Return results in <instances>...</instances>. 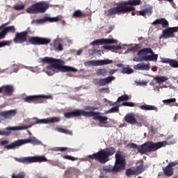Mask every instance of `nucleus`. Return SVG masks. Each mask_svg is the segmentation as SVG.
Segmentation results:
<instances>
[{
    "label": "nucleus",
    "instance_id": "nucleus-64",
    "mask_svg": "<svg viewBox=\"0 0 178 178\" xmlns=\"http://www.w3.org/2000/svg\"><path fill=\"white\" fill-rule=\"evenodd\" d=\"M4 24H6V26H8V24H9V22L5 23Z\"/></svg>",
    "mask_w": 178,
    "mask_h": 178
},
{
    "label": "nucleus",
    "instance_id": "nucleus-50",
    "mask_svg": "<svg viewBox=\"0 0 178 178\" xmlns=\"http://www.w3.org/2000/svg\"><path fill=\"white\" fill-rule=\"evenodd\" d=\"M55 49L57 51H63V46L62 45V44L59 43L58 44V47H56V44H54Z\"/></svg>",
    "mask_w": 178,
    "mask_h": 178
},
{
    "label": "nucleus",
    "instance_id": "nucleus-28",
    "mask_svg": "<svg viewBox=\"0 0 178 178\" xmlns=\"http://www.w3.org/2000/svg\"><path fill=\"white\" fill-rule=\"evenodd\" d=\"M152 8H148L140 11H136L137 16H145L146 15H152Z\"/></svg>",
    "mask_w": 178,
    "mask_h": 178
},
{
    "label": "nucleus",
    "instance_id": "nucleus-53",
    "mask_svg": "<svg viewBox=\"0 0 178 178\" xmlns=\"http://www.w3.org/2000/svg\"><path fill=\"white\" fill-rule=\"evenodd\" d=\"M172 60V59L170 58H163L161 60L162 63H169V65H170V61Z\"/></svg>",
    "mask_w": 178,
    "mask_h": 178
},
{
    "label": "nucleus",
    "instance_id": "nucleus-25",
    "mask_svg": "<svg viewBox=\"0 0 178 178\" xmlns=\"http://www.w3.org/2000/svg\"><path fill=\"white\" fill-rule=\"evenodd\" d=\"M124 120L129 124H137V120H136V118L132 114H127L124 117Z\"/></svg>",
    "mask_w": 178,
    "mask_h": 178
},
{
    "label": "nucleus",
    "instance_id": "nucleus-32",
    "mask_svg": "<svg viewBox=\"0 0 178 178\" xmlns=\"http://www.w3.org/2000/svg\"><path fill=\"white\" fill-rule=\"evenodd\" d=\"M96 74L97 76H103V77H105L106 76H108V70L106 68H101L96 71Z\"/></svg>",
    "mask_w": 178,
    "mask_h": 178
},
{
    "label": "nucleus",
    "instance_id": "nucleus-15",
    "mask_svg": "<svg viewBox=\"0 0 178 178\" xmlns=\"http://www.w3.org/2000/svg\"><path fill=\"white\" fill-rule=\"evenodd\" d=\"M27 35H29L28 31L17 32L13 39V42L15 44H24V42L27 41Z\"/></svg>",
    "mask_w": 178,
    "mask_h": 178
},
{
    "label": "nucleus",
    "instance_id": "nucleus-40",
    "mask_svg": "<svg viewBox=\"0 0 178 178\" xmlns=\"http://www.w3.org/2000/svg\"><path fill=\"white\" fill-rule=\"evenodd\" d=\"M136 175V171L135 170H133V168H128L126 170V176L128 177L130 176Z\"/></svg>",
    "mask_w": 178,
    "mask_h": 178
},
{
    "label": "nucleus",
    "instance_id": "nucleus-57",
    "mask_svg": "<svg viewBox=\"0 0 178 178\" xmlns=\"http://www.w3.org/2000/svg\"><path fill=\"white\" fill-rule=\"evenodd\" d=\"M178 119V113L175 114V116L174 117V122H177Z\"/></svg>",
    "mask_w": 178,
    "mask_h": 178
},
{
    "label": "nucleus",
    "instance_id": "nucleus-43",
    "mask_svg": "<svg viewBox=\"0 0 178 178\" xmlns=\"http://www.w3.org/2000/svg\"><path fill=\"white\" fill-rule=\"evenodd\" d=\"M26 177V174L24 172H19L17 175L13 174L12 175V178H24Z\"/></svg>",
    "mask_w": 178,
    "mask_h": 178
},
{
    "label": "nucleus",
    "instance_id": "nucleus-30",
    "mask_svg": "<svg viewBox=\"0 0 178 178\" xmlns=\"http://www.w3.org/2000/svg\"><path fill=\"white\" fill-rule=\"evenodd\" d=\"M164 170V175L165 176H168V177H170L171 176H173V168L169 165L165 167V168L163 169Z\"/></svg>",
    "mask_w": 178,
    "mask_h": 178
},
{
    "label": "nucleus",
    "instance_id": "nucleus-44",
    "mask_svg": "<svg viewBox=\"0 0 178 178\" xmlns=\"http://www.w3.org/2000/svg\"><path fill=\"white\" fill-rule=\"evenodd\" d=\"M163 104H166L167 105H169V104H175L176 102V99L175 98H170L163 101Z\"/></svg>",
    "mask_w": 178,
    "mask_h": 178
},
{
    "label": "nucleus",
    "instance_id": "nucleus-54",
    "mask_svg": "<svg viewBox=\"0 0 178 178\" xmlns=\"http://www.w3.org/2000/svg\"><path fill=\"white\" fill-rule=\"evenodd\" d=\"M176 165H178V161H175L174 162L170 163L168 166H170V168H173L175 166H176Z\"/></svg>",
    "mask_w": 178,
    "mask_h": 178
},
{
    "label": "nucleus",
    "instance_id": "nucleus-63",
    "mask_svg": "<svg viewBox=\"0 0 178 178\" xmlns=\"http://www.w3.org/2000/svg\"><path fill=\"white\" fill-rule=\"evenodd\" d=\"M2 93V86L0 88V94Z\"/></svg>",
    "mask_w": 178,
    "mask_h": 178
},
{
    "label": "nucleus",
    "instance_id": "nucleus-49",
    "mask_svg": "<svg viewBox=\"0 0 178 178\" xmlns=\"http://www.w3.org/2000/svg\"><path fill=\"white\" fill-rule=\"evenodd\" d=\"M99 92H100L101 93L104 92V93L109 94V88H102L99 89Z\"/></svg>",
    "mask_w": 178,
    "mask_h": 178
},
{
    "label": "nucleus",
    "instance_id": "nucleus-12",
    "mask_svg": "<svg viewBox=\"0 0 178 178\" xmlns=\"http://www.w3.org/2000/svg\"><path fill=\"white\" fill-rule=\"evenodd\" d=\"M30 127H31V125L9 127L6 128L3 131H0V136H10L12 131H16L17 130H27V129H30Z\"/></svg>",
    "mask_w": 178,
    "mask_h": 178
},
{
    "label": "nucleus",
    "instance_id": "nucleus-55",
    "mask_svg": "<svg viewBox=\"0 0 178 178\" xmlns=\"http://www.w3.org/2000/svg\"><path fill=\"white\" fill-rule=\"evenodd\" d=\"M93 52L95 54H97V55H99V56H101V50L96 49L93 50Z\"/></svg>",
    "mask_w": 178,
    "mask_h": 178
},
{
    "label": "nucleus",
    "instance_id": "nucleus-29",
    "mask_svg": "<svg viewBox=\"0 0 178 178\" xmlns=\"http://www.w3.org/2000/svg\"><path fill=\"white\" fill-rule=\"evenodd\" d=\"M154 81H156V83L157 84H161V83H164V81H168L169 80V78H168L167 76H156L154 78Z\"/></svg>",
    "mask_w": 178,
    "mask_h": 178
},
{
    "label": "nucleus",
    "instance_id": "nucleus-56",
    "mask_svg": "<svg viewBox=\"0 0 178 178\" xmlns=\"http://www.w3.org/2000/svg\"><path fill=\"white\" fill-rule=\"evenodd\" d=\"M108 74H114V73H116V70H111L109 72L108 71Z\"/></svg>",
    "mask_w": 178,
    "mask_h": 178
},
{
    "label": "nucleus",
    "instance_id": "nucleus-8",
    "mask_svg": "<svg viewBox=\"0 0 178 178\" xmlns=\"http://www.w3.org/2000/svg\"><path fill=\"white\" fill-rule=\"evenodd\" d=\"M49 9V3L45 1L36 2L28 7L26 10V13L29 15H38L45 13Z\"/></svg>",
    "mask_w": 178,
    "mask_h": 178
},
{
    "label": "nucleus",
    "instance_id": "nucleus-46",
    "mask_svg": "<svg viewBox=\"0 0 178 178\" xmlns=\"http://www.w3.org/2000/svg\"><path fill=\"white\" fill-rule=\"evenodd\" d=\"M144 55L139 57H134L133 58L134 62H145V60L143 59Z\"/></svg>",
    "mask_w": 178,
    "mask_h": 178
},
{
    "label": "nucleus",
    "instance_id": "nucleus-22",
    "mask_svg": "<svg viewBox=\"0 0 178 178\" xmlns=\"http://www.w3.org/2000/svg\"><path fill=\"white\" fill-rule=\"evenodd\" d=\"M152 24L153 26H156V24H161L163 29H168V27H169V22L165 18L157 19L154 20Z\"/></svg>",
    "mask_w": 178,
    "mask_h": 178
},
{
    "label": "nucleus",
    "instance_id": "nucleus-24",
    "mask_svg": "<svg viewBox=\"0 0 178 178\" xmlns=\"http://www.w3.org/2000/svg\"><path fill=\"white\" fill-rule=\"evenodd\" d=\"M134 69L135 70H146L148 71L151 67H149V63H140L134 66Z\"/></svg>",
    "mask_w": 178,
    "mask_h": 178
},
{
    "label": "nucleus",
    "instance_id": "nucleus-23",
    "mask_svg": "<svg viewBox=\"0 0 178 178\" xmlns=\"http://www.w3.org/2000/svg\"><path fill=\"white\" fill-rule=\"evenodd\" d=\"M15 115H16V110H10L0 113V116L4 118V119H10L13 116H15Z\"/></svg>",
    "mask_w": 178,
    "mask_h": 178
},
{
    "label": "nucleus",
    "instance_id": "nucleus-58",
    "mask_svg": "<svg viewBox=\"0 0 178 178\" xmlns=\"http://www.w3.org/2000/svg\"><path fill=\"white\" fill-rule=\"evenodd\" d=\"M178 119V113L175 114V116L174 117V122H177Z\"/></svg>",
    "mask_w": 178,
    "mask_h": 178
},
{
    "label": "nucleus",
    "instance_id": "nucleus-20",
    "mask_svg": "<svg viewBox=\"0 0 178 178\" xmlns=\"http://www.w3.org/2000/svg\"><path fill=\"white\" fill-rule=\"evenodd\" d=\"M45 22H49L50 23H54L55 22H59V17H46L44 19H36L33 21V23H37V24H40L41 23H45Z\"/></svg>",
    "mask_w": 178,
    "mask_h": 178
},
{
    "label": "nucleus",
    "instance_id": "nucleus-17",
    "mask_svg": "<svg viewBox=\"0 0 178 178\" xmlns=\"http://www.w3.org/2000/svg\"><path fill=\"white\" fill-rule=\"evenodd\" d=\"M178 26L167 28L166 29L163 31V38H172L175 37L174 33H177Z\"/></svg>",
    "mask_w": 178,
    "mask_h": 178
},
{
    "label": "nucleus",
    "instance_id": "nucleus-35",
    "mask_svg": "<svg viewBox=\"0 0 178 178\" xmlns=\"http://www.w3.org/2000/svg\"><path fill=\"white\" fill-rule=\"evenodd\" d=\"M4 30L7 34H8V33H15L16 32V28H15V26H10L5 27Z\"/></svg>",
    "mask_w": 178,
    "mask_h": 178
},
{
    "label": "nucleus",
    "instance_id": "nucleus-37",
    "mask_svg": "<svg viewBox=\"0 0 178 178\" xmlns=\"http://www.w3.org/2000/svg\"><path fill=\"white\" fill-rule=\"evenodd\" d=\"M144 172V167L143 165L138 166L135 169V175L136 176L140 175V173H143Z\"/></svg>",
    "mask_w": 178,
    "mask_h": 178
},
{
    "label": "nucleus",
    "instance_id": "nucleus-62",
    "mask_svg": "<svg viewBox=\"0 0 178 178\" xmlns=\"http://www.w3.org/2000/svg\"><path fill=\"white\" fill-rule=\"evenodd\" d=\"M1 26L3 29V27L6 26V24H3L1 25Z\"/></svg>",
    "mask_w": 178,
    "mask_h": 178
},
{
    "label": "nucleus",
    "instance_id": "nucleus-13",
    "mask_svg": "<svg viewBox=\"0 0 178 178\" xmlns=\"http://www.w3.org/2000/svg\"><path fill=\"white\" fill-rule=\"evenodd\" d=\"M29 42L32 45H48L51 40L47 38L32 36L29 39Z\"/></svg>",
    "mask_w": 178,
    "mask_h": 178
},
{
    "label": "nucleus",
    "instance_id": "nucleus-18",
    "mask_svg": "<svg viewBox=\"0 0 178 178\" xmlns=\"http://www.w3.org/2000/svg\"><path fill=\"white\" fill-rule=\"evenodd\" d=\"M118 40L114 39H97L91 42V45H103L104 44H116Z\"/></svg>",
    "mask_w": 178,
    "mask_h": 178
},
{
    "label": "nucleus",
    "instance_id": "nucleus-3",
    "mask_svg": "<svg viewBox=\"0 0 178 178\" xmlns=\"http://www.w3.org/2000/svg\"><path fill=\"white\" fill-rule=\"evenodd\" d=\"M101 112L95 111H84L83 110H75L72 112H67L64 113V118L66 119H72V118H78L79 116H84L85 118H92L93 120L99 122L103 124H106L108 121L107 117H104Z\"/></svg>",
    "mask_w": 178,
    "mask_h": 178
},
{
    "label": "nucleus",
    "instance_id": "nucleus-14",
    "mask_svg": "<svg viewBox=\"0 0 178 178\" xmlns=\"http://www.w3.org/2000/svg\"><path fill=\"white\" fill-rule=\"evenodd\" d=\"M113 63V60L109 59L89 60L84 63L85 66H104L105 65H111Z\"/></svg>",
    "mask_w": 178,
    "mask_h": 178
},
{
    "label": "nucleus",
    "instance_id": "nucleus-59",
    "mask_svg": "<svg viewBox=\"0 0 178 178\" xmlns=\"http://www.w3.org/2000/svg\"><path fill=\"white\" fill-rule=\"evenodd\" d=\"M117 67H123V64L119 63L116 65Z\"/></svg>",
    "mask_w": 178,
    "mask_h": 178
},
{
    "label": "nucleus",
    "instance_id": "nucleus-7",
    "mask_svg": "<svg viewBox=\"0 0 178 178\" xmlns=\"http://www.w3.org/2000/svg\"><path fill=\"white\" fill-rule=\"evenodd\" d=\"M116 152V149L115 147H107L106 149H102L97 153H95L92 155H89V159H95L98 161L100 163H106L110 159L109 156H112L113 154Z\"/></svg>",
    "mask_w": 178,
    "mask_h": 178
},
{
    "label": "nucleus",
    "instance_id": "nucleus-16",
    "mask_svg": "<svg viewBox=\"0 0 178 178\" xmlns=\"http://www.w3.org/2000/svg\"><path fill=\"white\" fill-rule=\"evenodd\" d=\"M34 120H36L35 124H48L49 123H58L60 122V118L58 117H53L51 118L46 119H38L37 118H33Z\"/></svg>",
    "mask_w": 178,
    "mask_h": 178
},
{
    "label": "nucleus",
    "instance_id": "nucleus-6",
    "mask_svg": "<svg viewBox=\"0 0 178 178\" xmlns=\"http://www.w3.org/2000/svg\"><path fill=\"white\" fill-rule=\"evenodd\" d=\"M9 143V140H1L0 142V145L4 146V148L6 149H15L16 147H20L24 145V144H33V145H41V141L38 140L35 137H31L27 139H19L15 140L14 143H12L10 145H7Z\"/></svg>",
    "mask_w": 178,
    "mask_h": 178
},
{
    "label": "nucleus",
    "instance_id": "nucleus-61",
    "mask_svg": "<svg viewBox=\"0 0 178 178\" xmlns=\"http://www.w3.org/2000/svg\"><path fill=\"white\" fill-rule=\"evenodd\" d=\"M136 15H137V13H136V12H132L131 13V15L132 16H136Z\"/></svg>",
    "mask_w": 178,
    "mask_h": 178
},
{
    "label": "nucleus",
    "instance_id": "nucleus-27",
    "mask_svg": "<svg viewBox=\"0 0 178 178\" xmlns=\"http://www.w3.org/2000/svg\"><path fill=\"white\" fill-rule=\"evenodd\" d=\"M140 109L142 111H155L158 112V107L152 105L143 104L139 106Z\"/></svg>",
    "mask_w": 178,
    "mask_h": 178
},
{
    "label": "nucleus",
    "instance_id": "nucleus-9",
    "mask_svg": "<svg viewBox=\"0 0 178 178\" xmlns=\"http://www.w3.org/2000/svg\"><path fill=\"white\" fill-rule=\"evenodd\" d=\"M137 55L138 56L143 55L145 62H156V60H158V54H155V53H154V50L149 47L139 50Z\"/></svg>",
    "mask_w": 178,
    "mask_h": 178
},
{
    "label": "nucleus",
    "instance_id": "nucleus-60",
    "mask_svg": "<svg viewBox=\"0 0 178 178\" xmlns=\"http://www.w3.org/2000/svg\"><path fill=\"white\" fill-rule=\"evenodd\" d=\"M81 52H82L81 50H79V51L76 52V55H81Z\"/></svg>",
    "mask_w": 178,
    "mask_h": 178
},
{
    "label": "nucleus",
    "instance_id": "nucleus-51",
    "mask_svg": "<svg viewBox=\"0 0 178 178\" xmlns=\"http://www.w3.org/2000/svg\"><path fill=\"white\" fill-rule=\"evenodd\" d=\"M123 106H131L133 107L134 106V103L133 102H124L122 104Z\"/></svg>",
    "mask_w": 178,
    "mask_h": 178
},
{
    "label": "nucleus",
    "instance_id": "nucleus-5",
    "mask_svg": "<svg viewBox=\"0 0 178 178\" xmlns=\"http://www.w3.org/2000/svg\"><path fill=\"white\" fill-rule=\"evenodd\" d=\"M115 165H108L103 168L104 172L106 173H119L126 169V157L122 154V152H117L115 154Z\"/></svg>",
    "mask_w": 178,
    "mask_h": 178
},
{
    "label": "nucleus",
    "instance_id": "nucleus-4",
    "mask_svg": "<svg viewBox=\"0 0 178 178\" xmlns=\"http://www.w3.org/2000/svg\"><path fill=\"white\" fill-rule=\"evenodd\" d=\"M165 145V142L154 143L153 141H148L138 147L136 143H129L127 145V148L138 149V152L144 155L149 154V152H155L159 148H162Z\"/></svg>",
    "mask_w": 178,
    "mask_h": 178
},
{
    "label": "nucleus",
    "instance_id": "nucleus-10",
    "mask_svg": "<svg viewBox=\"0 0 178 178\" xmlns=\"http://www.w3.org/2000/svg\"><path fill=\"white\" fill-rule=\"evenodd\" d=\"M18 161L21 163H37V162H48L50 165H54V166L55 163L52 161H49L45 158L44 156H34L31 157H23L18 159Z\"/></svg>",
    "mask_w": 178,
    "mask_h": 178
},
{
    "label": "nucleus",
    "instance_id": "nucleus-47",
    "mask_svg": "<svg viewBox=\"0 0 178 178\" xmlns=\"http://www.w3.org/2000/svg\"><path fill=\"white\" fill-rule=\"evenodd\" d=\"M15 10H23L24 9V5H16L14 6Z\"/></svg>",
    "mask_w": 178,
    "mask_h": 178
},
{
    "label": "nucleus",
    "instance_id": "nucleus-52",
    "mask_svg": "<svg viewBox=\"0 0 178 178\" xmlns=\"http://www.w3.org/2000/svg\"><path fill=\"white\" fill-rule=\"evenodd\" d=\"M56 151H60V152H65V151H67V147H57Z\"/></svg>",
    "mask_w": 178,
    "mask_h": 178
},
{
    "label": "nucleus",
    "instance_id": "nucleus-21",
    "mask_svg": "<svg viewBox=\"0 0 178 178\" xmlns=\"http://www.w3.org/2000/svg\"><path fill=\"white\" fill-rule=\"evenodd\" d=\"M6 31H5L4 29H3L1 30V31L0 32V40H3V38H5V37H6ZM9 45H10V42L8 40H3L0 42V48H2L3 47H9Z\"/></svg>",
    "mask_w": 178,
    "mask_h": 178
},
{
    "label": "nucleus",
    "instance_id": "nucleus-33",
    "mask_svg": "<svg viewBox=\"0 0 178 178\" xmlns=\"http://www.w3.org/2000/svg\"><path fill=\"white\" fill-rule=\"evenodd\" d=\"M141 49V44H136L134 47H131L128 49V51L131 52H137V51H140Z\"/></svg>",
    "mask_w": 178,
    "mask_h": 178
},
{
    "label": "nucleus",
    "instance_id": "nucleus-38",
    "mask_svg": "<svg viewBox=\"0 0 178 178\" xmlns=\"http://www.w3.org/2000/svg\"><path fill=\"white\" fill-rule=\"evenodd\" d=\"M123 101H129V95H123L118 97L116 102H122Z\"/></svg>",
    "mask_w": 178,
    "mask_h": 178
},
{
    "label": "nucleus",
    "instance_id": "nucleus-48",
    "mask_svg": "<svg viewBox=\"0 0 178 178\" xmlns=\"http://www.w3.org/2000/svg\"><path fill=\"white\" fill-rule=\"evenodd\" d=\"M97 109H98V108H97L95 106H86L85 107L86 111H97Z\"/></svg>",
    "mask_w": 178,
    "mask_h": 178
},
{
    "label": "nucleus",
    "instance_id": "nucleus-2",
    "mask_svg": "<svg viewBox=\"0 0 178 178\" xmlns=\"http://www.w3.org/2000/svg\"><path fill=\"white\" fill-rule=\"evenodd\" d=\"M41 62L42 63H53L52 65L46 67V69L47 70L46 73L48 76H53V74L59 73V72L61 73H66L67 72H73L74 73H76V72H77V69L73 67L62 65V64L65 63V61L62 59L44 57L41 59Z\"/></svg>",
    "mask_w": 178,
    "mask_h": 178
},
{
    "label": "nucleus",
    "instance_id": "nucleus-45",
    "mask_svg": "<svg viewBox=\"0 0 178 178\" xmlns=\"http://www.w3.org/2000/svg\"><path fill=\"white\" fill-rule=\"evenodd\" d=\"M63 159H67L68 161H72L79 160L78 158L73 157V156H69V155H65L63 156Z\"/></svg>",
    "mask_w": 178,
    "mask_h": 178
},
{
    "label": "nucleus",
    "instance_id": "nucleus-1",
    "mask_svg": "<svg viewBox=\"0 0 178 178\" xmlns=\"http://www.w3.org/2000/svg\"><path fill=\"white\" fill-rule=\"evenodd\" d=\"M143 1L141 0H128L122 1L121 3H116L115 7L106 10L104 12V15L106 17H111V16H118L120 15H124V13H130V12H134L136 8L134 6H138L141 5Z\"/></svg>",
    "mask_w": 178,
    "mask_h": 178
},
{
    "label": "nucleus",
    "instance_id": "nucleus-39",
    "mask_svg": "<svg viewBox=\"0 0 178 178\" xmlns=\"http://www.w3.org/2000/svg\"><path fill=\"white\" fill-rule=\"evenodd\" d=\"M104 49H122L120 45L104 46Z\"/></svg>",
    "mask_w": 178,
    "mask_h": 178
},
{
    "label": "nucleus",
    "instance_id": "nucleus-42",
    "mask_svg": "<svg viewBox=\"0 0 178 178\" xmlns=\"http://www.w3.org/2000/svg\"><path fill=\"white\" fill-rule=\"evenodd\" d=\"M170 66H171V67L178 68V60L171 59V61H170Z\"/></svg>",
    "mask_w": 178,
    "mask_h": 178
},
{
    "label": "nucleus",
    "instance_id": "nucleus-11",
    "mask_svg": "<svg viewBox=\"0 0 178 178\" xmlns=\"http://www.w3.org/2000/svg\"><path fill=\"white\" fill-rule=\"evenodd\" d=\"M51 95H31L26 97L24 101L29 104H38V102H41V99H51Z\"/></svg>",
    "mask_w": 178,
    "mask_h": 178
},
{
    "label": "nucleus",
    "instance_id": "nucleus-26",
    "mask_svg": "<svg viewBox=\"0 0 178 178\" xmlns=\"http://www.w3.org/2000/svg\"><path fill=\"white\" fill-rule=\"evenodd\" d=\"M1 88L2 92H5L6 95H12L13 94V91H15V90L13 89V86L10 85L1 86Z\"/></svg>",
    "mask_w": 178,
    "mask_h": 178
},
{
    "label": "nucleus",
    "instance_id": "nucleus-41",
    "mask_svg": "<svg viewBox=\"0 0 178 178\" xmlns=\"http://www.w3.org/2000/svg\"><path fill=\"white\" fill-rule=\"evenodd\" d=\"M119 113V106H114L108 110L106 113Z\"/></svg>",
    "mask_w": 178,
    "mask_h": 178
},
{
    "label": "nucleus",
    "instance_id": "nucleus-19",
    "mask_svg": "<svg viewBox=\"0 0 178 178\" xmlns=\"http://www.w3.org/2000/svg\"><path fill=\"white\" fill-rule=\"evenodd\" d=\"M113 80H115V76H107L104 79H96L95 84L103 87L104 86H106V84H109Z\"/></svg>",
    "mask_w": 178,
    "mask_h": 178
},
{
    "label": "nucleus",
    "instance_id": "nucleus-36",
    "mask_svg": "<svg viewBox=\"0 0 178 178\" xmlns=\"http://www.w3.org/2000/svg\"><path fill=\"white\" fill-rule=\"evenodd\" d=\"M121 73H123V74H131V73H133V69L130 67H123Z\"/></svg>",
    "mask_w": 178,
    "mask_h": 178
},
{
    "label": "nucleus",
    "instance_id": "nucleus-34",
    "mask_svg": "<svg viewBox=\"0 0 178 178\" xmlns=\"http://www.w3.org/2000/svg\"><path fill=\"white\" fill-rule=\"evenodd\" d=\"M58 131L59 133H63L64 134H68L69 136H73V132L69 129H66L64 128H58Z\"/></svg>",
    "mask_w": 178,
    "mask_h": 178
},
{
    "label": "nucleus",
    "instance_id": "nucleus-31",
    "mask_svg": "<svg viewBox=\"0 0 178 178\" xmlns=\"http://www.w3.org/2000/svg\"><path fill=\"white\" fill-rule=\"evenodd\" d=\"M86 14L83 13L80 10H75L72 14V17H74V19L86 17Z\"/></svg>",
    "mask_w": 178,
    "mask_h": 178
}]
</instances>
